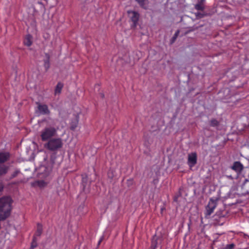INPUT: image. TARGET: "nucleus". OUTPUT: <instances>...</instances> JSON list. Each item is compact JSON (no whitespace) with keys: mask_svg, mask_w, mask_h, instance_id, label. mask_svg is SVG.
I'll list each match as a JSON object with an SVG mask.
<instances>
[{"mask_svg":"<svg viewBox=\"0 0 249 249\" xmlns=\"http://www.w3.org/2000/svg\"><path fill=\"white\" fill-rule=\"evenodd\" d=\"M114 171L112 169H110L107 172V177L110 179H112L114 178Z\"/></svg>","mask_w":249,"mask_h":249,"instance_id":"24","label":"nucleus"},{"mask_svg":"<svg viewBox=\"0 0 249 249\" xmlns=\"http://www.w3.org/2000/svg\"><path fill=\"white\" fill-rule=\"evenodd\" d=\"M220 125V123L216 119L213 118L210 121V125L212 127H217Z\"/></svg>","mask_w":249,"mask_h":249,"instance_id":"20","label":"nucleus"},{"mask_svg":"<svg viewBox=\"0 0 249 249\" xmlns=\"http://www.w3.org/2000/svg\"><path fill=\"white\" fill-rule=\"evenodd\" d=\"M205 0H198L197 3L195 5V8L198 11H203L205 9L204 3Z\"/></svg>","mask_w":249,"mask_h":249,"instance_id":"17","label":"nucleus"},{"mask_svg":"<svg viewBox=\"0 0 249 249\" xmlns=\"http://www.w3.org/2000/svg\"><path fill=\"white\" fill-rule=\"evenodd\" d=\"M241 189L244 191V195H249V178H246L241 185Z\"/></svg>","mask_w":249,"mask_h":249,"instance_id":"14","label":"nucleus"},{"mask_svg":"<svg viewBox=\"0 0 249 249\" xmlns=\"http://www.w3.org/2000/svg\"><path fill=\"white\" fill-rule=\"evenodd\" d=\"M36 104L37 105V109L40 114L43 115L50 114V111L47 105H42L38 102H36Z\"/></svg>","mask_w":249,"mask_h":249,"instance_id":"10","label":"nucleus"},{"mask_svg":"<svg viewBox=\"0 0 249 249\" xmlns=\"http://www.w3.org/2000/svg\"><path fill=\"white\" fill-rule=\"evenodd\" d=\"M179 33H180L179 30H178L176 32L175 34L171 38V39L170 40V44H173L175 42V41L177 39V38L178 37V36L179 35Z\"/></svg>","mask_w":249,"mask_h":249,"instance_id":"23","label":"nucleus"},{"mask_svg":"<svg viewBox=\"0 0 249 249\" xmlns=\"http://www.w3.org/2000/svg\"><path fill=\"white\" fill-rule=\"evenodd\" d=\"M45 58L43 60L45 71H47L50 67V55L48 53H45Z\"/></svg>","mask_w":249,"mask_h":249,"instance_id":"16","label":"nucleus"},{"mask_svg":"<svg viewBox=\"0 0 249 249\" xmlns=\"http://www.w3.org/2000/svg\"><path fill=\"white\" fill-rule=\"evenodd\" d=\"M191 32L189 31V30H188L187 31H186L184 33V35H187L188 34H189V33H190Z\"/></svg>","mask_w":249,"mask_h":249,"instance_id":"35","label":"nucleus"},{"mask_svg":"<svg viewBox=\"0 0 249 249\" xmlns=\"http://www.w3.org/2000/svg\"><path fill=\"white\" fill-rule=\"evenodd\" d=\"M228 214V211L225 209V207L218 211L213 216V223L214 226L222 225L225 222L226 218Z\"/></svg>","mask_w":249,"mask_h":249,"instance_id":"2","label":"nucleus"},{"mask_svg":"<svg viewBox=\"0 0 249 249\" xmlns=\"http://www.w3.org/2000/svg\"><path fill=\"white\" fill-rule=\"evenodd\" d=\"M10 158V154L8 152L0 153V163H2L7 161ZM9 167L5 165H0V176L5 175L8 170Z\"/></svg>","mask_w":249,"mask_h":249,"instance_id":"4","label":"nucleus"},{"mask_svg":"<svg viewBox=\"0 0 249 249\" xmlns=\"http://www.w3.org/2000/svg\"><path fill=\"white\" fill-rule=\"evenodd\" d=\"M180 189H179L178 194L175 196L174 197V201L177 202L178 201V198L181 196V193L180 192Z\"/></svg>","mask_w":249,"mask_h":249,"instance_id":"27","label":"nucleus"},{"mask_svg":"<svg viewBox=\"0 0 249 249\" xmlns=\"http://www.w3.org/2000/svg\"><path fill=\"white\" fill-rule=\"evenodd\" d=\"M196 16L198 18H204V15H203V13L198 12L196 14Z\"/></svg>","mask_w":249,"mask_h":249,"instance_id":"30","label":"nucleus"},{"mask_svg":"<svg viewBox=\"0 0 249 249\" xmlns=\"http://www.w3.org/2000/svg\"><path fill=\"white\" fill-rule=\"evenodd\" d=\"M187 29H188V30H189V31L191 32L197 30L198 29V27L195 25L193 26V27H188Z\"/></svg>","mask_w":249,"mask_h":249,"instance_id":"28","label":"nucleus"},{"mask_svg":"<svg viewBox=\"0 0 249 249\" xmlns=\"http://www.w3.org/2000/svg\"><path fill=\"white\" fill-rule=\"evenodd\" d=\"M32 36L31 35L28 34L26 35L24 41V43L28 47L30 46L32 44Z\"/></svg>","mask_w":249,"mask_h":249,"instance_id":"18","label":"nucleus"},{"mask_svg":"<svg viewBox=\"0 0 249 249\" xmlns=\"http://www.w3.org/2000/svg\"><path fill=\"white\" fill-rule=\"evenodd\" d=\"M228 178H231V179L233 178L231 176H228Z\"/></svg>","mask_w":249,"mask_h":249,"instance_id":"36","label":"nucleus"},{"mask_svg":"<svg viewBox=\"0 0 249 249\" xmlns=\"http://www.w3.org/2000/svg\"><path fill=\"white\" fill-rule=\"evenodd\" d=\"M62 146L63 142L61 138H52L44 145L46 149L53 152L58 150Z\"/></svg>","mask_w":249,"mask_h":249,"instance_id":"3","label":"nucleus"},{"mask_svg":"<svg viewBox=\"0 0 249 249\" xmlns=\"http://www.w3.org/2000/svg\"><path fill=\"white\" fill-rule=\"evenodd\" d=\"M81 176L82 177L81 184L83 187V191L86 192H89L91 181L89 180L87 174H82Z\"/></svg>","mask_w":249,"mask_h":249,"instance_id":"9","label":"nucleus"},{"mask_svg":"<svg viewBox=\"0 0 249 249\" xmlns=\"http://www.w3.org/2000/svg\"><path fill=\"white\" fill-rule=\"evenodd\" d=\"M135 1L137 2L141 7L144 9H147V7L146 6V2L147 1V0H135Z\"/></svg>","mask_w":249,"mask_h":249,"instance_id":"22","label":"nucleus"},{"mask_svg":"<svg viewBox=\"0 0 249 249\" xmlns=\"http://www.w3.org/2000/svg\"><path fill=\"white\" fill-rule=\"evenodd\" d=\"M203 15H204V17H206V16H209L211 15V14L210 13H207L206 12H203Z\"/></svg>","mask_w":249,"mask_h":249,"instance_id":"32","label":"nucleus"},{"mask_svg":"<svg viewBox=\"0 0 249 249\" xmlns=\"http://www.w3.org/2000/svg\"><path fill=\"white\" fill-rule=\"evenodd\" d=\"M43 231L42 225L41 224L38 223L37 225V230L36 232V235L40 236Z\"/></svg>","mask_w":249,"mask_h":249,"instance_id":"21","label":"nucleus"},{"mask_svg":"<svg viewBox=\"0 0 249 249\" xmlns=\"http://www.w3.org/2000/svg\"><path fill=\"white\" fill-rule=\"evenodd\" d=\"M56 133V129L54 127H46L41 132L40 135L41 140L43 142L49 140L52 137L55 136Z\"/></svg>","mask_w":249,"mask_h":249,"instance_id":"5","label":"nucleus"},{"mask_svg":"<svg viewBox=\"0 0 249 249\" xmlns=\"http://www.w3.org/2000/svg\"><path fill=\"white\" fill-rule=\"evenodd\" d=\"M235 247V245L233 243L231 244H228L226 246V249H233Z\"/></svg>","mask_w":249,"mask_h":249,"instance_id":"29","label":"nucleus"},{"mask_svg":"<svg viewBox=\"0 0 249 249\" xmlns=\"http://www.w3.org/2000/svg\"><path fill=\"white\" fill-rule=\"evenodd\" d=\"M47 160V158L44 159V160Z\"/></svg>","mask_w":249,"mask_h":249,"instance_id":"37","label":"nucleus"},{"mask_svg":"<svg viewBox=\"0 0 249 249\" xmlns=\"http://www.w3.org/2000/svg\"><path fill=\"white\" fill-rule=\"evenodd\" d=\"M218 200V198L215 199L213 198H210L208 205L205 207L206 212L205 213V217L206 218H209L211 214L213 212V210L217 205V201Z\"/></svg>","mask_w":249,"mask_h":249,"instance_id":"6","label":"nucleus"},{"mask_svg":"<svg viewBox=\"0 0 249 249\" xmlns=\"http://www.w3.org/2000/svg\"><path fill=\"white\" fill-rule=\"evenodd\" d=\"M63 86L64 84L60 82H58L55 88V93H60Z\"/></svg>","mask_w":249,"mask_h":249,"instance_id":"19","label":"nucleus"},{"mask_svg":"<svg viewBox=\"0 0 249 249\" xmlns=\"http://www.w3.org/2000/svg\"><path fill=\"white\" fill-rule=\"evenodd\" d=\"M231 169L237 173H241L244 169V166L240 161H237L233 162Z\"/></svg>","mask_w":249,"mask_h":249,"instance_id":"13","label":"nucleus"},{"mask_svg":"<svg viewBox=\"0 0 249 249\" xmlns=\"http://www.w3.org/2000/svg\"><path fill=\"white\" fill-rule=\"evenodd\" d=\"M56 159V155L55 152L53 153L50 157V160L48 161L45 165L46 171L50 173L51 172L55 164V160Z\"/></svg>","mask_w":249,"mask_h":249,"instance_id":"8","label":"nucleus"},{"mask_svg":"<svg viewBox=\"0 0 249 249\" xmlns=\"http://www.w3.org/2000/svg\"><path fill=\"white\" fill-rule=\"evenodd\" d=\"M100 95L102 98H104L105 97V95L103 93H100Z\"/></svg>","mask_w":249,"mask_h":249,"instance_id":"34","label":"nucleus"},{"mask_svg":"<svg viewBox=\"0 0 249 249\" xmlns=\"http://www.w3.org/2000/svg\"><path fill=\"white\" fill-rule=\"evenodd\" d=\"M3 189V185L2 184H0V192H2Z\"/></svg>","mask_w":249,"mask_h":249,"instance_id":"33","label":"nucleus"},{"mask_svg":"<svg viewBox=\"0 0 249 249\" xmlns=\"http://www.w3.org/2000/svg\"><path fill=\"white\" fill-rule=\"evenodd\" d=\"M13 200L10 196L0 198V221H4L11 215Z\"/></svg>","mask_w":249,"mask_h":249,"instance_id":"1","label":"nucleus"},{"mask_svg":"<svg viewBox=\"0 0 249 249\" xmlns=\"http://www.w3.org/2000/svg\"><path fill=\"white\" fill-rule=\"evenodd\" d=\"M20 173V171L19 170H16L11 176L10 179H13L16 178Z\"/></svg>","mask_w":249,"mask_h":249,"instance_id":"26","label":"nucleus"},{"mask_svg":"<svg viewBox=\"0 0 249 249\" xmlns=\"http://www.w3.org/2000/svg\"><path fill=\"white\" fill-rule=\"evenodd\" d=\"M161 241L162 237L160 236H158L155 234L152 237L151 244L150 248L151 249H156L159 243V242H161Z\"/></svg>","mask_w":249,"mask_h":249,"instance_id":"12","label":"nucleus"},{"mask_svg":"<svg viewBox=\"0 0 249 249\" xmlns=\"http://www.w3.org/2000/svg\"><path fill=\"white\" fill-rule=\"evenodd\" d=\"M127 12L129 15L131 21L133 22V24L131 26V28H136L138 24V21L140 18V14L138 12L132 10H129Z\"/></svg>","mask_w":249,"mask_h":249,"instance_id":"7","label":"nucleus"},{"mask_svg":"<svg viewBox=\"0 0 249 249\" xmlns=\"http://www.w3.org/2000/svg\"><path fill=\"white\" fill-rule=\"evenodd\" d=\"M104 239V236H102L100 239L99 240V241H98V244H97V248H98V247L99 246V245H100L101 243L102 242V241H103Z\"/></svg>","mask_w":249,"mask_h":249,"instance_id":"31","label":"nucleus"},{"mask_svg":"<svg viewBox=\"0 0 249 249\" xmlns=\"http://www.w3.org/2000/svg\"><path fill=\"white\" fill-rule=\"evenodd\" d=\"M37 246L36 243V237H34L32 242L31 243V246L30 247V249H34Z\"/></svg>","mask_w":249,"mask_h":249,"instance_id":"25","label":"nucleus"},{"mask_svg":"<svg viewBox=\"0 0 249 249\" xmlns=\"http://www.w3.org/2000/svg\"><path fill=\"white\" fill-rule=\"evenodd\" d=\"M78 122L79 116L78 115H75L74 117L71 119L70 126V128L71 130L74 131L75 129L78 124Z\"/></svg>","mask_w":249,"mask_h":249,"instance_id":"15","label":"nucleus"},{"mask_svg":"<svg viewBox=\"0 0 249 249\" xmlns=\"http://www.w3.org/2000/svg\"><path fill=\"white\" fill-rule=\"evenodd\" d=\"M197 163V154L196 152L188 155V164L190 167L194 166Z\"/></svg>","mask_w":249,"mask_h":249,"instance_id":"11","label":"nucleus"}]
</instances>
